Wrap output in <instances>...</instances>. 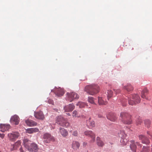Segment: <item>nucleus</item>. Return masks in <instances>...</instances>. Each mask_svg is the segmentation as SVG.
<instances>
[{
    "mask_svg": "<svg viewBox=\"0 0 152 152\" xmlns=\"http://www.w3.org/2000/svg\"><path fill=\"white\" fill-rule=\"evenodd\" d=\"M75 107L73 104H69L65 106L64 108L65 112H68L72 111L75 108Z\"/></svg>",
    "mask_w": 152,
    "mask_h": 152,
    "instance_id": "15",
    "label": "nucleus"
},
{
    "mask_svg": "<svg viewBox=\"0 0 152 152\" xmlns=\"http://www.w3.org/2000/svg\"><path fill=\"white\" fill-rule=\"evenodd\" d=\"M19 133L16 132H12L8 134V138L10 140L15 141L19 136Z\"/></svg>",
    "mask_w": 152,
    "mask_h": 152,
    "instance_id": "9",
    "label": "nucleus"
},
{
    "mask_svg": "<svg viewBox=\"0 0 152 152\" xmlns=\"http://www.w3.org/2000/svg\"><path fill=\"white\" fill-rule=\"evenodd\" d=\"M10 121L14 123L15 125H18L19 123V118L18 115H15L11 117Z\"/></svg>",
    "mask_w": 152,
    "mask_h": 152,
    "instance_id": "14",
    "label": "nucleus"
},
{
    "mask_svg": "<svg viewBox=\"0 0 152 152\" xmlns=\"http://www.w3.org/2000/svg\"><path fill=\"white\" fill-rule=\"evenodd\" d=\"M87 125L90 127H94L95 126V124L94 121L91 118L86 121Z\"/></svg>",
    "mask_w": 152,
    "mask_h": 152,
    "instance_id": "19",
    "label": "nucleus"
},
{
    "mask_svg": "<svg viewBox=\"0 0 152 152\" xmlns=\"http://www.w3.org/2000/svg\"><path fill=\"white\" fill-rule=\"evenodd\" d=\"M77 105L80 108H83L85 107L86 104L82 102H79L77 104Z\"/></svg>",
    "mask_w": 152,
    "mask_h": 152,
    "instance_id": "29",
    "label": "nucleus"
},
{
    "mask_svg": "<svg viewBox=\"0 0 152 152\" xmlns=\"http://www.w3.org/2000/svg\"><path fill=\"white\" fill-rule=\"evenodd\" d=\"M43 142L45 143H49L50 142H53L55 141L54 138L50 134L46 133L43 135Z\"/></svg>",
    "mask_w": 152,
    "mask_h": 152,
    "instance_id": "6",
    "label": "nucleus"
},
{
    "mask_svg": "<svg viewBox=\"0 0 152 152\" xmlns=\"http://www.w3.org/2000/svg\"><path fill=\"white\" fill-rule=\"evenodd\" d=\"M10 128V126L9 124H1L0 125L1 130L3 132L8 131Z\"/></svg>",
    "mask_w": 152,
    "mask_h": 152,
    "instance_id": "16",
    "label": "nucleus"
},
{
    "mask_svg": "<svg viewBox=\"0 0 152 152\" xmlns=\"http://www.w3.org/2000/svg\"><path fill=\"white\" fill-rule=\"evenodd\" d=\"M147 134H149V132H147Z\"/></svg>",
    "mask_w": 152,
    "mask_h": 152,
    "instance_id": "44",
    "label": "nucleus"
},
{
    "mask_svg": "<svg viewBox=\"0 0 152 152\" xmlns=\"http://www.w3.org/2000/svg\"><path fill=\"white\" fill-rule=\"evenodd\" d=\"M142 123V120L141 119H139L136 121V124L137 125H140Z\"/></svg>",
    "mask_w": 152,
    "mask_h": 152,
    "instance_id": "35",
    "label": "nucleus"
},
{
    "mask_svg": "<svg viewBox=\"0 0 152 152\" xmlns=\"http://www.w3.org/2000/svg\"><path fill=\"white\" fill-rule=\"evenodd\" d=\"M145 125V126L148 128H149L150 126L151 122L148 120H146L144 121Z\"/></svg>",
    "mask_w": 152,
    "mask_h": 152,
    "instance_id": "30",
    "label": "nucleus"
},
{
    "mask_svg": "<svg viewBox=\"0 0 152 152\" xmlns=\"http://www.w3.org/2000/svg\"><path fill=\"white\" fill-rule=\"evenodd\" d=\"M133 48H132V50H133Z\"/></svg>",
    "mask_w": 152,
    "mask_h": 152,
    "instance_id": "47",
    "label": "nucleus"
},
{
    "mask_svg": "<svg viewBox=\"0 0 152 152\" xmlns=\"http://www.w3.org/2000/svg\"><path fill=\"white\" fill-rule=\"evenodd\" d=\"M148 93V90L146 88L144 89L142 91L141 93V97L144 99H147L146 96Z\"/></svg>",
    "mask_w": 152,
    "mask_h": 152,
    "instance_id": "25",
    "label": "nucleus"
},
{
    "mask_svg": "<svg viewBox=\"0 0 152 152\" xmlns=\"http://www.w3.org/2000/svg\"><path fill=\"white\" fill-rule=\"evenodd\" d=\"M99 86L98 85L95 84L86 86L84 89L86 92L92 95L97 94L99 92Z\"/></svg>",
    "mask_w": 152,
    "mask_h": 152,
    "instance_id": "2",
    "label": "nucleus"
},
{
    "mask_svg": "<svg viewBox=\"0 0 152 152\" xmlns=\"http://www.w3.org/2000/svg\"><path fill=\"white\" fill-rule=\"evenodd\" d=\"M108 119L112 121H115L116 119L115 115L113 113H110L107 116Z\"/></svg>",
    "mask_w": 152,
    "mask_h": 152,
    "instance_id": "17",
    "label": "nucleus"
},
{
    "mask_svg": "<svg viewBox=\"0 0 152 152\" xmlns=\"http://www.w3.org/2000/svg\"><path fill=\"white\" fill-rule=\"evenodd\" d=\"M126 121H127V122H128V120H126Z\"/></svg>",
    "mask_w": 152,
    "mask_h": 152,
    "instance_id": "46",
    "label": "nucleus"
},
{
    "mask_svg": "<svg viewBox=\"0 0 152 152\" xmlns=\"http://www.w3.org/2000/svg\"><path fill=\"white\" fill-rule=\"evenodd\" d=\"M48 102L50 104H53L54 103L53 101L51 99H48Z\"/></svg>",
    "mask_w": 152,
    "mask_h": 152,
    "instance_id": "36",
    "label": "nucleus"
},
{
    "mask_svg": "<svg viewBox=\"0 0 152 152\" xmlns=\"http://www.w3.org/2000/svg\"><path fill=\"white\" fill-rule=\"evenodd\" d=\"M72 115L73 117H79V116L78 115L77 112L76 110H75L73 111Z\"/></svg>",
    "mask_w": 152,
    "mask_h": 152,
    "instance_id": "33",
    "label": "nucleus"
},
{
    "mask_svg": "<svg viewBox=\"0 0 152 152\" xmlns=\"http://www.w3.org/2000/svg\"><path fill=\"white\" fill-rule=\"evenodd\" d=\"M0 152H1L0 151Z\"/></svg>",
    "mask_w": 152,
    "mask_h": 152,
    "instance_id": "48",
    "label": "nucleus"
},
{
    "mask_svg": "<svg viewBox=\"0 0 152 152\" xmlns=\"http://www.w3.org/2000/svg\"><path fill=\"white\" fill-rule=\"evenodd\" d=\"M4 134H1L0 133V137H1L2 138H4Z\"/></svg>",
    "mask_w": 152,
    "mask_h": 152,
    "instance_id": "38",
    "label": "nucleus"
},
{
    "mask_svg": "<svg viewBox=\"0 0 152 152\" xmlns=\"http://www.w3.org/2000/svg\"><path fill=\"white\" fill-rule=\"evenodd\" d=\"M87 144V143L86 142H84L83 143V146L86 147Z\"/></svg>",
    "mask_w": 152,
    "mask_h": 152,
    "instance_id": "39",
    "label": "nucleus"
},
{
    "mask_svg": "<svg viewBox=\"0 0 152 152\" xmlns=\"http://www.w3.org/2000/svg\"><path fill=\"white\" fill-rule=\"evenodd\" d=\"M66 114L69 116H70L71 115L69 113H66Z\"/></svg>",
    "mask_w": 152,
    "mask_h": 152,
    "instance_id": "42",
    "label": "nucleus"
},
{
    "mask_svg": "<svg viewBox=\"0 0 152 152\" xmlns=\"http://www.w3.org/2000/svg\"><path fill=\"white\" fill-rule=\"evenodd\" d=\"M149 151V149L147 147H143L141 152H148Z\"/></svg>",
    "mask_w": 152,
    "mask_h": 152,
    "instance_id": "34",
    "label": "nucleus"
},
{
    "mask_svg": "<svg viewBox=\"0 0 152 152\" xmlns=\"http://www.w3.org/2000/svg\"><path fill=\"white\" fill-rule=\"evenodd\" d=\"M88 102L92 104H95L94 99L92 97H88Z\"/></svg>",
    "mask_w": 152,
    "mask_h": 152,
    "instance_id": "31",
    "label": "nucleus"
},
{
    "mask_svg": "<svg viewBox=\"0 0 152 152\" xmlns=\"http://www.w3.org/2000/svg\"><path fill=\"white\" fill-rule=\"evenodd\" d=\"M66 94L67 100L70 102H72L74 99H78L79 97V95L75 92H68Z\"/></svg>",
    "mask_w": 152,
    "mask_h": 152,
    "instance_id": "7",
    "label": "nucleus"
},
{
    "mask_svg": "<svg viewBox=\"0 0 152 152\" xmlns=\"http://www.w3.org/2000/svg\"><path fill=\"white\" fill-rule=\"evenodd\" d=\"M39 131V129L37 128H29L26 129V132L30 134L34 132H37Z\"/></svg>",
    "mask_w": 152,
    "mask_h": 152,
    "instance_id": "20",
    "label": "nucleus"
},
{
    "mask_svg": "<svg viewBox=\"0 0 152 152\" xmlns=\"http://www.w3.org/2000/svg\"><path fill=\"white\" fill-rule=\"evenodd\" d=\"M30 141L28 139L25 138L23 140L24 145L30 152H37L39 148L37 145L35 143H32L29 145Z\"/></svg>",
    "mask_w": 152,
    "mask_h": 152,
    "instance_id": "1",
    "label": "nucleus"
},
{
    "mask_svg": "<svg viewBox=\"0 0 152 152\" xmlns=\"http://www.w3.org/2000/svg\"><path fill=\"white\" fill-rule=\"evenodd\" d=\"M34 115L35 118L40 120H43L45 118L44 115L41 111L35 112Z\"/></svg>",
    "mask_w": 152,
    "mask_h": 152,
    "instance_id": "12",
    "label": "nucleus"
},
{
    "mask_svg": "<svg viewBox=\"0 0 152 152\" xmlns=\"http://www.w3.org/2000/svg\"><path fill=\"white\" fill-rule=\"evenodd\" d=\"M98 102L99 105H105L107 103V102L104 101L102 98L101 97H98Z\"/></svg>",
    "mask_w": 152,
    "mask_h": 152,
    "instance_id": "26",
    "label": "nucleus"
},
{
    "mask_svg": "<svg viewBox=\"0 0 152 152\" xmlns=\"http://www.w3.org/2000/svg\"><path fill=\"white\" fill-rule=\"evenodd\" d=\"M151 138L152 139V136L151 135Z\"/></svg>",
    "mask_w": 152,
    "mask_h": 152,
    "instance_id": "45",
    "label": "nucleus"
},
{
    "mask_svg": "<svg viewBox=\"0 0 152 152\" xmlns=\"http://www.w3.org/2000/svg\"><path fill=\"white\" fill-rule=\"evenodd\" d=\"M124 88L128 91H132L133 89V87L130 84H128L127 86H124Z\"/></svg>",
    "mask_w": 152,
    "mask_h": 152,
    "instance_id": "28",
    "label": "nucleus"
},
{
    "mask_svg": "<svg viewBox=\"0 0 152 152\" xmlns=\"http://www.w3.org/2000/svg\"><path fill=\"white\" fill-rule=\"evenodd\" d=\"M113 93V92L111 90L108 91L107 92V98L108 99H109L112 96Z\"/></svg>",
    "mask_w": 152,
    "mask_h": 152,
    "instance_id": "32",
    "label": "nucleus"
},
{
    "mask_svg": "<svg viewBox=\"0 0 152 152\" xmlns=\"http://www.w3.org/2000/svg\"><path fill=\"white\" fill-rule=\"evenodd\" d=\"M96 140L97 144L98 146L102 147L104 145V143L100 140V138L99 137H97Z\"/></svg>",
    "mask_w": 152,
    "mask_h": 152,
    "instance_id": "27",
    "label": "nucleus"
},
{
    "mask_svg": "<svg viewBox=\"0 0 152 152\" xmlns=\"http://www.w3.org/2000/svg\"><path fill=\"white\" fill-rule=\"evenodd\" d=\"M118 134L119 137L121 138V144L123 145H126L127 142V140L126 138V135L124 131H120V133Z\"/></svg>",
    "mask_w": 152,
    "mask_h": 152,
    "instance_id": "8",
    "label": "nucleus"
},
{
    "mask_svg": "<svg viewBox=\"0 0 152 152\" xmlns=\"http://www.w3.org/2000/svg\"><path fill=\"white\" fill-rule=\"evenodd\" d=\"M84 134L87 136L91 138L90 141L91 142H94L95 141V135L94 133L91 131H87L84 132Z\"/></svg>",
    "mask_w": 152,
    "mask_h": 152,
    "instance_id": "10",
    "label": "nucleus"
},
{
    "mask_svg": "<svg viewBox=\"0 0 152 152\" xmlns=\"http://www.w3.org/2000/svg\"><path fill=\"white\" fill-rule=\"evenodd\" d=\"M121 120L123 123L126 124H130L132 123L131 116L127 113L122 112L120 114Z\"/></svg>",
    "mask_w": 152,
    "mask_h": 152,
    "instance_id": "3",
    "label": "nucleus"
},
{
    "mask_svg": "<svg viewBox=\"0 0 152 152\" xmlns=\"http://www.w3.org/2000/svg\"><path fill=\"white\" fill-rule=\"evenodd\" d=\"M139 138L140 140L142 141V142L143 143L148 144L149 143V140L148 138L146 137L144 135H141L139 136Z\"/></svg>",
    "mask_w": 152,
    "mask_h": 152,
    "instance_id": "18",
    "label": "nucleus"
},
{
    "mask_svg": "<svg viewBox=\"0 0 152 152\" xmlns=\"http://www.w3.org/2000/svg\"><path fill=\"white\" fill-rule=\"evenodd\" d=\"M26 123L28 126H35L37 125L36 122L31 120H26Z\"/></svg>",
    "mask_w": 152,
    "mask_h": 152,
    "instance_id": "22",
    "label": "nucleus"
},
{
    "mask_svg": "<svg viewBox=\"0 0 152 152\" xmlns=\"http://www.w3.org/2000/svg\"><path fill=\"white\" fill-rule=\"evenodd\" d=\"M130 147L131 150L133 151L136 152L137 147L136 144L139 146H140V147H142L141 145L137 142L135 143L134 140H132L130 141Z\"/></svg>",
    "mask_w": 152,
    "mask_h": 152,
    "instance_id": "11",
    "label": "nucleus"
},
{
    "mask_svg": "<svg viewBox=\"0 0 152 152\" xmlns=\"http://www.w3.org/2000/svg\"><path fill=\"white\" fill-rule=\"evenodd\" d=\"M59 133L64 137H66L68 134V132L65 129L61 128H60Z\"/></svg>",
    "mask_w": 152,
    "mask_h": 152,
    "instance_id": "24",
    "label": "nucleus"
},
{
    "mask_svg": "<svg viewBox=\"0 0 152 152\" xmlns=\"http://www.w3.org/2000/svg\"><path fill=\"white\" fill-rule=\"evenodd\" d=\"M54 91L56 95L58 97L62 96L64 93V89L60 88L54 89Z\"/></svg>",
    "mask_w": 152,
    "mask_h": 152,
    "instance_id": "13",
    "label": "nucleus"
},
{
    "mask_svg": "<svg viewBox=\"0 0 152 152\" xmlns=\"http://www.w3.org/2000/svg\"><path fill=\"white\" fill-rule=\"evenodd\" d=\"M72 135L75 136H77L78 135L77 132L76 131H75L73 132Z\"/></svg>",
    "mask_w": 152,
    "mask_h": 152,
    "instance_id": "37",
    "label": "nucleus"
},
{
    "mask_svg": "<svg viewBox=\"0 0 152 152\" xmlns=\"http://www.w3.org/2000/svg\"><path fill=\"white\" fill-rule=\"evenodd\" d=\"M20 141H18L15 144L12 145L11 150V151H13L16 149L20 145Z\"/></svg>",
    "mask_w": 152,
    "mask_h": 152,
    "instance_id": "21",
    "label": "nucleus"
},
{
    "mask_svg": "<svg viewBox=\"0 0 152 152\" xmlns=\"http://www.w3.org/2000/svg\"><path fill=\"white\" fill-rule=\"evenodd\" d=\"M56 123L60 126L66 127L69 126L70 125L69 123L61 116H59L57 117Z\"/></svg>",
    "mask_w": 152,
    "mask_h": 152,
    "instance_id": "5",
    "label": "nucleus"
},
{
    "mask_svg": "<svg viewBox=\"0 0 152 152\" xmlns=\"http://www.w3.org/2000/svg\"><path fill=\"white\" fill-rule=\"evenodd\" d=\"M140 98L139 96L137 94L131 95L130 99H129L128 102L129 105H133L137 103L140 102Z\"/></svg>",
    "mask_w": 152,
    "mask_h": 152,
    "instance_id": "4",
    "label": "nucleus"
},
{
    "mask_svg": "<svg viewBox=\"0 0 152 152\" xmlns=\"http://www.w3.org/2000/svg\"><path fill=\"white\" fill-rule=\"evenodd\" d=\"M20 152H24L23 151V150L22 148V147H21L20 148Z\"/></svg>",
    "mask_w": 152,
    "mask_h": 152,
    "instance_id": "40",
    "label": "nucleus"
},
{
    "mask_svg": "<svg viewBox=\"0 0 152 152\" xmlns=\"http://www.w3.org/2000/svg\"><path fill=\"white\" fill-rule=\"evenodd\" d=\"M122 104L123 106H125L126 105V104L125 102H124L122 103Z\"/></svg>",
    "mask_w": 152,
    "mask_h": 152,
    "instance_id": "41",
    "label": "nucleus"
},
{
    "mask_svg": "<svg viewBox=\"0 0 152 152\" xmlns=\"http://www.w3.org/2000/svg\"><path fill=\"white\" fill-rule=\"evenodd\" d=\"M80 144L77 141H73L72 144V148L75 150H77L79 148Z\"/></svg>",
    "mask_w": 152,
    "mask_h": 152,
    "instance_id": "23",
    "label": "nucleus"
},
{
    "mask_svg": "<svg viewBox=\"0 0 152 152\" xmlns=\"http://www.w3.org/2000/svg\"><path fill=\"white\" fill-rule=\"evenodd\" d=\"M128 129L129 130V131H132V130L130 129Z\"/></svg>",
    "mask_w": 152,
    "mask_h": 152,
    "instance_id": "43",
    "label": "nucleus"
}]
</instances>
